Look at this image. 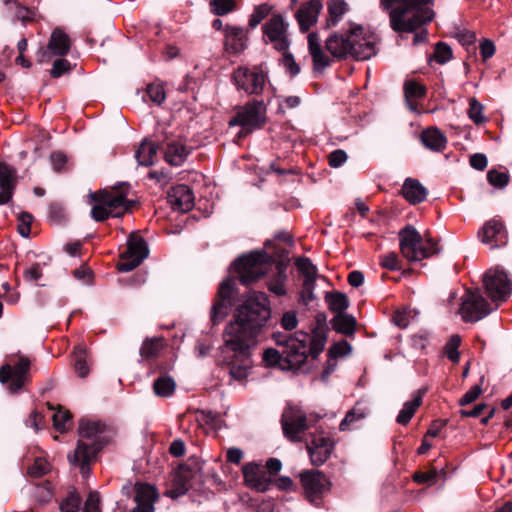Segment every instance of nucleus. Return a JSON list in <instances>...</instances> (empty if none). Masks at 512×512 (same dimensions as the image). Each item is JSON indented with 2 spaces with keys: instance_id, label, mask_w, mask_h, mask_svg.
I'll list each match as a JSON object with an SVG mask.
<instances>
[{
  "instance_id": "nucleus-11",
  "label": "nucleus",
  "mask_w": 512,
  "mask_h": 512,
  "mask_svg": "<svg viewBox=\"0 0 512 512\" xmlns=\"http://www.w3.org/2000/svg\"><path fill=\"white\" fill-rule=\"evenodd\" d=\"M265 122V107L263 102H250L242 107L230 120V126L239 125L242 127L241 134H247L254 129L260 128Z\"/></svg>"
},
{
  "instance_id": "nucleus-43",
  "label": "nucleus",
  "mask_w": 512,
  "mask_h": 512,
  "mask_svg": "<svg viewBox=\"0 0 512 512\" xmlns=\"http://www.w3.org/2000/svg\"><path fill=\"white\" fill-rule=\"evenodd\" d=\"M163 348V342L160 338L148 339L143 342L140 348V355L144 358H152L159 354Z\"/></svg>"
},
{
  "instance_id": "nucleus-57",
  "label": "nucleus",
  "mask_w": 512,
  "mask_h": 512,
  "mask_svg": "<svg viewBox=\"0 0 512 512\" xmlns=\"http://www.w3.org/2000/svg\"><path fill=\"white\" fill-rule=\"evenodd\" d=\"M380 265L391 271L401 269L399 258L395 252H389L380 258Z\"/></svg>"
},
{
  "instance_id": "nucleus-10",
  "label": "nucleus",
  "mask_w": 512,
  "mask_h": 512,
  "mask_svg": "<svg viewBox=\"0 0 512 512\" xmlns=\"http://www.w3.org/2000/svg\"><path fill=\"white\" fill-rule=\"evenodd\" d=\"M310 334L298 331L288 341V346L283 350V357L287 365L283 369L297 370L306 362L308 357V342Z\"/></svg>"
},
{
  "instance_id": "nucleus-44",
  "label": "nucleus",
  "mask_w": 512,
  "mask_h": 512,
  "mask_svg": "<svg viewBox=\"0 0 512 512\" xmlns=\"http://www.w3.org/2000/svg\"><path fill=\"white\" fill-rule=\"evenodd\" d=\"M326 343V336L323 333H314L310 335L308 342V355L316 358L324 350Z\"/></svg>"
},
{
  "instance_id": "nucleus-21",
  "label": "nucleus",
  "mask_w": 512,
  "mask_h": 512,
  "mask_svg": "<svg viewBox=\"0 0 512 512\" xmlns=\"http://www.w3.org/2000/svg\"><path fill=\"white\" fill-rule=\"evenodd\" d=\"M168 202L173 210L188 212L194 206V195L187 185H177L169 191Z\"/></svg>"
},
{
  "instance_id": "nucleus-58",
  "label": "nucleus",
  "mask_w": 512,
  "mask_h": 512,
  "mask_svg": "<svg viewBox=\"0 0 512 512\" xmlns=\"http://www.w3.org/2000/svg\"><path fill=\"white\" fill-rule=\"evenodd\" d=\"M71 69H72V66L68 60L63 59V58L57 59L53 63V66L50 71V75L53 78H59L63 74L71 71Z\"/></svg>"
},
{
  "instance_id": "nucleus-50",
  "label": "nucleus",
  "mask_w": 512,
  "mask_h": 512,
  "mask_svg": "<svg viewBox=\"0 0 512 512\" xmlns=\"http://www.w3.org/2000/svg\"><path fill=\"white\" fill-rule=\"evenodd\" d=\"M75 371L81 378L86 377L89 374V366L86 361V353L83 349H79L75 354Z\"/></svg>"
},
{
  "instance_id": "nucleus-23",
  "label": "nucleus",
  "mask_w": 512,
  "mask_h": 512,
  "mask_svg": "<svg viewBox=\"0 0 512 512\" xmlns=\"http://www.w3.org/2000/svg\"><path fill=\"white\" fill-rule=\"evenodd\" d=\"M245 482L252 488L260 492L269 489L271 480L266 471L255 463H247L242 468Z\"/></svg>"
},
{
  "instance_id": "nucleus-39",
  "label": "nucleus",
  "mask_w": 512,
  "mask_h": 512,
  "mask_svg": "<svg viewBox=\"0 0 512 512\" xmlns=\"http://www.w3.org/2000/svg\"><path fill=\"white\" fill-rule=\"evenodd\" d=\"M176 389L175 380L168 375H162L154 380L153 391L158 397H171Z\"/></svg>"
},
{
  "instance_id": "nucleus-12",
  "label": "nucleus",
  "mask_w": 512,
  "mask_h": 512,
  "mask_svg": "<svg viewBox=\"0 0 512 512\" xmlns=\"http://www.w3.org/2000/svg\"><path fill=\"white\" fill-rule=\"evenodd\" d=\"M326 49L336 58H344L349 55L361 61L372 53L371 48L367 46L363 50H356V48L353 47L351 42V28L345 33H335L327 38Z\"/></svg>"
},
{
  "instance_id": "nucleus-27",
  "label": "nucleus",
  "mask_w": 512,
  "mask_h": 512,
  "mask_svg": "<svg viewBox=\"0 0 512 512\" xmlns=\"http://www.w3.org/2000/svg\"><path fill=\"white\" fill-rule=\"evenodd\" d=\"M308 49L316 71H323L331 65L329 57L322 49L321 39L317 33L308 35Z\"/></svg>"
},
{
  "instance_id": "nucleus-51",
  "label": "nucleus",
  "mask_w": 512,
  "mask_h": 512,
  "mask_svg": "<svg viewBox=\"0 0 512 512\" xmlns=\"http://www.w3.org/2000/svg\"><path fill=\"white\" fill-rule=\"evenodd\" d=\"M263 360L267 365L279 364L282 369H283V365H287V363H285V359L283 357V350H281V352H280L273 348L266 349L263 352Z\"/></svg>"
},
{
  "instance_id": "nucleus-8",
  "label": "nucleus",
  "mask_w": 512,
  "mask_h": 512,
  "mask_svg": "<svg viewBox=\"0 0 512 512\" xmlns=\"http://www.w3.org/2000/svg\"><path fill=\"white\" fill-rule=\"evenodd\" d=\"M31 362L24 355H17V360L10 358V362L0 368V382L7 384L10 393L19 392L29 381Z\"/></svg>"
},
{
  "instance_id": "nucleus-16",
  "label": "nucleus",
  "mask_w": 512,
  "mask_h": 512,
  "mask_svg": "<svg viewBox=\"0 0 512 512\" xmlns=\"http://www.w3.org/2000/svg\"><path fill=\"white\" fill-rule=\"evenodd\" d=\"M234 294L235 280L232 278L224 279L219 285L217 298L211 310V320L214 324L221 322L228 315Z\"/></svg>"
},
{
  "instance_id": "nucleus-46",
  "label": "nucleus",
  "mask_w": 512,
  "mask_h": 512,
  "mask_svg": "<svg viewBox=\"0 0 512 512\" xmlns=\"http://www.w3.org/2000/svg\"><path fill=\"white\" fill-rule=\"evenodd\" d=\"M365 412L361 409L353 408L347 412L344 419L341 421L339 428L341 431L349 430L352 425L365 418Z\"/></svg>"
},
{
  "instance_id": "nucleus-62",
  "label": "nucleus",
  "mask_w": 512,
  "mask_h": 512,
  "mask_svg": "<svg viewBox=\"0 0 512 512\" xmlns=\"http://www.w3.org/2000/svg\"><path fill=\"white\" fill-rule=\"evenodd\" d=\"M84 512H100V495L97 491H91L85 502Z\"/></svg>"
},
{
  "instance_id": "nucleus-31",
  "label": "nucleus",
  "mask_w": 512,
  "mask_h": 512,
  "mask_svg": "<svg viewBox=\"0 0 512 512\" xmlns=\"http://www.w3.org/2000/svg\"><path fill=\"white\" fill-rule=\"evenodd\" d=\"M402 194L411 204H417L426 200L428 191L417 179L407 178L402 186Z\"/></svg>"
},
{
  "instance_id": "nucleus-34",
  "label": "nucleus",
  "mask_w": 512,
  "mask_h": 512,
  "mask_svg": "<svg viewBox=\"0 0 512 512\" xmlns=\"http://www.w3.org/2000/svg\"><path fill=\"white\" fill-rule=\"evenodd\" d=\"M71 47L69 36L61 29L53 30L47 48L53 55L64 56Z\"/></svg>"
},
{
  "instance_id": "nucleus-25",
  "label": "nucleus",
  "mask_w": 512,
  "mask_h": 512,
  "mask_svg": "<svg viewBox=\"0 0 512 512\" xmlns=\"http://www.w3.org/2000/svg\"><path fill=\"white\" fill-rule=\"evenodd\" d=\"M351 42L356 50H363L366 46L371 48L372 53L365 57L364 60L370 59L377 53V36L373 33L365 32L362 26L355 25L351 27Z\"/></svg>"
},
{
  "instance_id": "nucleus-35",
  "label": "nucleus",
  "mask_w": 512,
  "mask_h": 512,
  "mask_svg": "<svg viewBox=\"0 0 512 512\" xmlns=\"http://www.w3.org/2000/svg\"><path fill=\"white\" fill-rule=\"evenodd\" d=\"M424 391L418 390L413 394V399L404 403L403 408L400 410L396 421L401 425H406L414 416L416 410L422 403Z\"/></svg>"
},
{
  "instance_id": "nucleus-24",
  "label": "nucleus",
  "mask_w": 512,
  "mask_h": 512,
  "mask_svg": "<svg viewBox=\"0 0 512 512\" xmlns=\"http://www.w3.org/2000/svg\"><path fill=\"white\" fill-rule=\"evenodd\" d=\"M157 499L156 489L147 483L136 485V507L132 512H154V502Z\"/></svg>"
},
{
  "instance_id": "nucleus-53",
  "label": "nucleus",
  "mask_w": 512,
  "mask_h": 512,
  "mask_svg": "<svg viewBox=\"0 0 512 512\" xmlns=\"http://www.w3.org/2000/svg\"><path fill=\"white\" fill-rule=\"evenodd\" d=\"M452 58V50L449 45L439 42L435 46L434 59L439 64H445Z\"/></svg>"
},
{
  "instance_id": "nucleus-38",
  "label": "nucleus",
  "mask_w": 512,
  "mask_h": 512,
  "mask_svg": "<svg viewBox=\"0 0 512 512\" xmlns=\"http://www.w3.org/2000/svg\"><path fill=\"white\" fill-rule=\"evenodd\" d=\"M332 326L337 332L351 336L355 332L356 320L352 315L340 313L332 319Z\"/></svg>"
},
{
  "instance_id": "nucleus-13",
  "label": "nucleus",
  "mask_w": 512,
  "mask_h": 512,
  "mask_svg": "<svg viewBox=\"0 0 512 512\" xmlns=\"http://www.w3.org/2000/svg\"><path fill=\"white\" fill-rule=\"evenodd\" d=\"M149 253L145 240L137 233H132L127 242V250L122 253L118 270L129 272L138 267Z\"/></svg>"
},
{
  "instance_id": "nucleus-41",
  "label": "nucleus",
  "mask_w": 512,
  "mask_h": 512,
  "mask_svg": "<svg viewBox=\"0 0 512 512\" xmlns=\"http://www.w3.org/2000/svg\"><path fill=\"white\" fill-rule=\"evenodd\" d=\"M404 93L410 109L414 110L412 100L424 97L426 89L423 85L415 81H407L404 84Z\"/></svg>"
},
{
  "instance_id": "nucleus-28",
  "label": "nucleus",
  "mask_w": 512,
  "mask_h": 512,
  "mask_svg": "<svg viewBox=\"0 0 512 512\" xmlns=\"http://www.w3.org/2000/svg\"><path fill=\"white\" fill-rule=\"evenodd\" d=\"M225 47L226 50L237 54L246 47V36L243 28L227 25L225 28Z\"/></svg>"
},
{
  "instance_id": "nucleus-33",
  "label": "nucleus",
  "mask_w": 512,
  "mask_h": 512,
  "mask_svg": "<svg viewBox=\"0 0 512 512\" xmlns=\"http://www.w3.org/2000/svg\"><path fill=\"white\" fill-rule=\"evenodd\" d=\"M276 274L267 282L268 290L276 296H284L287 293L286 280H287V264L284 261H278L276 263Z\"/></svg>"
},
{
  "instance_id": "nucleus-47",
  "label": "nucleus",
  "mask_w": 512,
  "mask_h": 512,
  "mask_svg": "<svg viewBox=\"0 0 512 512\" xmlns=\"http://www.w3.org/2000/svg\"><path fill=\"white\" fill-rule=\"evenodd\" d=\"M52 420L54 428L58 432L63 433L68 428V424H70L71 415L68 411L58 409L56 412L53 413Z\"/></svg>"
},
{
  "instance_id": "nucleus-55",
  "label": "nucleus",
  "mask_w": 512,
  "mask_h": 512,
  "mask_svg": "<svg viewBox=\"0 0 512 512\" xmlns=\"http://www.w3.org/2000/svg\"><path fill=\"white\" fill-rule=\"evenodd\" d=\"M270 13V7L267 4L257 6L249 19V26L251 28L257 27Z\"/></svg>"
},
{
  "instance_id": "nucleus-61",
  "label": "nucleus",
  "mask_w": 512,
  "mask_h": 512,
  "mask_svg": "<svg viewBox=\"0 0 512 512\" xmlns=\"http://www.w3.org/2000/svg\"><path fill=\"white\" fill-rule=\"evenodd\" d=\"M4 3L8 10L15 12V15L18 19L25 20L29 18V10L22 6L19 2L15 0H4Z\"/></svg>"
},
{
  "instance_id": "nucleus-2",
  "label": "nucleus",
  "mask_w": 512,
  "mask_h": 512,
  "mask_svg": "<svg viewBox=\"0 0 512 512\" xmlns=\"http://www.w3.org/2000/svg\"><path fill=\"white\" fill-rule=\"evenodd\" d=\"M434 0H380V7L389 11L390 27L393 31L413 33L431 22L434 11L430 8Z\"/></svg>"
},
{
  "instance_id": "nucleus-60",
  "label": "nucleus",
  "mask_w": 512,
  "mask_h": 512,
  "mask_svg": "<svg viewBox=\"0 0 512 512\" xmlns=\"http://www.w3.org/2000/svg\"><path fill=\"white\" fill-rule=\"evenodd\" d=\"M487 180L492 186L503 188L507 185L509 178L505 173L496 170H490L487 174Z\"/></svg>"
},
{
  "instance_id": "nucleus-20",
  "label": "nucleus",
  "mask_w": 512,
  "mask_h": 512,
  "mask_svg": "<svg viewBox=\"0 0 512 512\" xmlns=\"http://www.w3.org/2000/svg\"><path fill=\"white\" fill-rule=\"evenodd\" d=\"M334 448V443L329 437L315 436L306 444L307 452L310 456L311 463L314 466L324 464L330 457Z\"/></svg>"
},
{
  "instance_id": "nucleus-5",
  "label": "nucleus",
  "mask_w": 512,
  "mask_h": 512,
  "mask_svg": "<svg viewBox=\"0 0 512 512\" xmlns=\"http://www.w3.org/2000/svg\"><path fill=\"white\" fill-rule=\"evenodd\" d=\"M89 196L95 203L91 210V217L97 222H102L109 217H121L131 205V201L117 191L103 190L99 193H90Z\"/></svg>"
},
{
  "instance_id": "nucleus-52",
  "label": "nucleus",
  "mask_w": 512,
  "mask_h": 512,
  "mask_svg": "<svg viewBox=\"0 0 512 512\" xmlns=\"http://www.w3.org/2000/svg\"><path fill=\"white\" fill-rule=\"evenodd\" d=\"M50 470L49 462L44 458H36L33 465L28 468V474L32 477H41Z\"/></svg>"
},
{
  "instance_id": "nucleus-15",
  "label": "nucleus",
  "mask_w": 512,
  "mask_h": 512,
  "mask_svg": "<svg viewBox=\"0 0 512 512\" xmlns=\"http://www.w3.org/2000/svg\"><path fill=\"white\" fill-rule=\"evenodd\" d=\"M299 477L305 496L311 503L320 500L330 490L329 480L319 470H305L300 473Z\"/></svg>"
},
{
  "instance_id": "nucleus-30",
  "label": "nucleus",
  "mask_w": 512,
  "mask_h": 512,
  "mask_svg": "<svg viewBox=\"0 0 512 512\" xmlns=\"http://www.w3.org/2000/svg\"><path fill=\"white\" fill-rule=\"evenodd\" d=\"M191 148L180 141H171L167 144L164 157L167 163L172 166H180L187 159Z\"/></svg>"
},
{
  "instance_id": "nucleus-14",
  "label": "nucleus",
  "mask_w": 512,
  "mask_h": 512,
  "mask_svg": "<svg viewBox=\"0 0 512 512\" xmlns=\"http://www.w3.org/2000/svg\"><path fill=\"white\" fill-rule=\"evenodd\" d=\"M282 429L291 442H300L302 434L309 428L306 414L298 407H288L282 414Z\"/></svg>"
},
{
  "instance_id": "nucleus-64",
  "label": "nucleus",
  "mask_w": 512,
  "mask_h": 512,
  "mask_svg": "<svg viewBox=\"0 0 512 512\" xmlns=\"http://www.w3.org/2000/svg\"><path fill=\"white\" fill-rule=\"evenodd\" d=\"M481 392V387L479 385H474L461 397V399L459 400V404L461 406H464L474 402L479 397Z\"/></svg>"
},
{
  "instance_id": "nucleus-63",
  "label": "nucleus",
  "mask_w": 512,
  "mask_h": 512,
  "mask_svg": "<svg viewBox=\"0 0 512 512\" xmlns=\"http://www.w3.org/2000/svg\"><path fill=\"white\" fill-rule=\"evenodd\" d=\"M297 325H298V319H297L296 312L287 311L283 314V316L281 318L282 328L290 331V330L295 329L297 327Z\"/></svg>"
},
{
  "instance_id": "nucleus-29",
  "label": "nucleus",
  "mask_w": 512,
  "mask_h": 512,
  "mask_svg": "<svg viewBox=\"0 0 512 512\" xmlns=\"http://www.w3.org/2000/svg\"><path fill=\"white\" fill-rule=\"evenodd\" d=\"M421 143L433 152H442L447 145V138L438 128L432 127L422 131Z\"/></svg>"
},
{
  "instance_id": "nucleus-3",
  "label": "nucleus",
  "mask_w": 512,
  "mask_h": 512,
  "mask_svg": "<svg viewBox=\"0 0 512 512\" xmlns=\"http://www.w3.org/2000/svg\"><path fill=\"white\" fill-rule=\"evenodd\" d=\"M104 430L105 425L100 421L82 419L79 423L77 447L72 455H68V460L80 467L83 476L89 475V463L103 447L101 434Z\"/></svg>"
},
{
  "instance_id": "nucleus-40",
  "label": "nucleus",
  "mask_w": 512,
  "mask_h": 512,
  "mask_svg": "<svg viewBox=\"0 0 512 512\" xmlns=\"http://www.w3.org/2000/svg\"><path fill=\"white\" fill-rule=\"evenodd\" d=\"M326 302L329 309L336 314L344 313L349 306V301L344 293L334 292L326 295Z\"/></svg>"
},
{
  "instance_id": "nucleus-48",
  "label": "nucleus",
  "mask_w": 512,
  "mask_h": 512,
  "mask_svg": "<svg viewBox=\"0 0 512 512\" xmlns=\"http://www.w3.org/2000/svg\"><path fill=\"white\" fill-rule=\"evenodd\" d=\"M82 499L80 495L72 491L68 494L66 499L60 504L61 512H78Z\"/></svg>"
},
{
  "instance_id": "nucleus-18",
  "label": "nucleus",
  "mask_w": 512,
  "mask_h": 512,
  "mask_svg": "<svg viewBox=\"0 0 512 512\" xmlns=\"http://www.w3.org/2000/svg\"><path fill=\"white\" fill-rule=\"evenodd\" d=\"M478 236L484 244H490L491 248H497L506 244L507 231L500 219L492 218L484 223Z\"/></svg>"
},
{
  "instance_id": "nucleus-17",
  "label": "nucleus",
  "mask_w": 512,
  "mask_h": 512,
  "mask_svg": "<svg viewBox=\"0 0 512 512\" xmlns=\"http://www.w3.org/2000/svg\"><path fill=\"white\" fill-rule=\"evenodd\" d=\"M233 79L239 90H243L248 95H258L263 91L266 75L257 69L239 67L234 72Z\"/></svg>"
},
{
  "instance_id": "nucleus-4",
  "label": "nucleus",
  "mask_w": 512,
  "mask_h": 512,
  "mask_svg": "<svg viewBox=\"0 0 512 512\" xmlns=\"http://www.w3.org/2000/svg\"><path fill=\"white\" fill-rule=\"evenodd\" d=\"M399 247L408 261H421L438 252L437 243L430 237H423L411 225L399 232Z\"/></svg>"
},
{
  "instance_id": "nucleus-19",
  "label": "nucleus",
  "mask_w": 512,
  "mask_h": 512,
  "mask_svg": "<svg viewBox=\"0 0 512 512\" xmlns=\"http://www.w3.org/2000/svg\"><path fill=\"white\" fill-rule=\"evenodd\" d=\"M264 35L278 51H286L289 43L286 36V27L280 16H273L264 26Z\"/></svg>"
},
{
  "instance_id": "nucleus-36",
  "label": "nucleus",
  "mask_w": 512,
  "mask_h": 512,
  "mask_svg": "<svg viewBox=\"0 0 512 512\" xmlns=\"http://www.w3.org/2000/svg\"><path fill=\"white\" fill-rule=\"evenodd\" d=\"M157 151L158 147L154 142L144 140L136 150L135 157L138 164L146 167L153 165Z\"/></svg>"
},
{
  "instance_id": "nucleus-1",
  "label": "nucleus",
  "mask_w": 512,
  "mask_h": 512,
  "mask_svg": "<svg viewBox=\"0 0 512 512\" xmlns=\"http://www.w3.org/2000/svg\"><path fill=\"white\" fill-rule=\"evenodd\" d=\"M271 317L270 301L264 292H253L238 305L223 332L225 361L230 376L243 381L252 368L250 350Z\"/></svg>"
},
{
  "instance_id": "nucleus-45",
  "label": "nucleus",
  "mask_w": 512,
  "mask_h": 512,
  "mask_svg": "<svg viewBox=\"0 0 512 512\" xmlns=\"http://www.w3.org/2000/svg\"><path fill=\"white\" fill-rule=\"evenodd\" d=\"M460 344L461 338L458 335H453L444 346L445 355L453 363H457L460 360V354L458 352Z\"/></svg>"
},
{
  "instance_id": "nucleus-59",
  "label": "nucleus",
  "mask_w": 512,
  "mask_h": 512,
  "mask_svg": "<svg viewBox=\"0 0 512 512\" xmlns=\"http://www.w3.org/2000/svg\"><path fill=\"white\" fill-rule=\"evenodd\" d=\"M482 110V105L476 99H470L468 115L474 123L479 124L484 120Z\"/></svg>"
},
{
  "instance_id": "nucleus-7",
  "label": "nucleus",
  "mask_w": 512,
  "mask_h": 512,
  "mask_svg": "<svg viewBox=\"0 0 512 512\" xmlns=\"http://www.w3.org/2000/svg\"><path fill=\"white\" fill-rule=\"evenodd\" d=\"M483 285L495 308L506 302L512 294V279L500 267L490 268L485 272Z\"/></svg>"
},
{
  "instance_id": "nucleus-32",
  "label": "nucleus",
  "mask_w": 512,
  "mask_h": 512,
  "mask_svg": "<svg viewBox=\"0 0 512 512\" xmlns=\"http://www.w3.org/2000/svg\"><path fill=\"white\" fill-rule=\"evenodd\" d=\"M50 261V257L39 256L38 261L31 263L24 269L23 277L25 281L44 286L45 284H40L39 281L44 278L45 269L49 266Z\"/></svg>"
},
{
  "instance_id": "nucleus-56",
  "label": "nucleus",
  "mask_w": 512,
  "mask_h": 512,
  "mask_svg": "<svg viewBox=\"0 0 512 512\" xmlns=\"http://www.w3.org/2000/svg\"><path fill=\"white\" fill-rule=\"evenodd\" d=\"M18 232L23 237H28L31 232V224L33 221V216L28 212H22L18 216Z\"/></svg>"
},
{
  "instance_id": "nucleus-37",
  "label": "nucleus",
  "mask_w": 512,
  "mask_h": 512,
  "mask_svg": "<svg viewBox=\"0 0 512 512\" xmlns=\"http://www.w3.org/2000/svg\"><path fill=\"white\" fill-rule=\"evenodd\" d=\"M327 10L329 17L327 27L330 28L338 24L343 15L348 11V5L344 0H328Z\"/></svg>"
},
{
  "instance_id": "nucleus-49",
  "label": "nucleus",
  "mask_w": 512,
  "mask_h": 512,
  "mask_svg": "<svg viewBox=\"0 0 512 512\" xmlns=\"http://www.w3.org/2000/svg\"><path fill=\"white\" fill-rule=\"evenodd\" d=\"M147 94L150 100L158 105L163 103L166 99L164 87L161 83H151L147 86Z\"/></svg>"
},
{
  "instance_id": "nucleus-26",
  "label": "nucleus",
  "mask_w": 512,
  "mask_h": 512,
  "mask_svg": "<svg viewBox=\"0 0 512 512\" xmlns=\"http://www.w3.org/2000/svg\"><path fill=\"white\" fill-rule=\"evenodd\" d=\"M16 186V173L8 165L0 163V205L8 203Z\"/></svg>"
},
{
  "instance_id": "nucleus-54",
  "label": "nucleus",
  "mask_w": 512,
  "mask_h": 512,
  "mask_svg": "<svg viewBox=\"0 0 512 512\" xmlns=\"http://www.w3.org/2000/svg\"><path fill=\"white\" fill-rule=\"evenodd\" d=\"M210 5L214 14L222 16L233 11L235 2L233 0H212Z\"/></svg>"
},
{
  "instance_id": "nucleus-9",
  "label": "nucleus",
  "mask_w": 512,
  "mask_h": 512,
  "mask_svg": "<svg viewBox=\"0 0 512 512\" xmlns=\"http://www.w3.org/2000/svg\"><path fill=\"white\" fill-rule=\"evenodd\" d=\"M495 309L483 297L479 289H468L461 297L459 314L464 322L474 323L482 320Z\"/></svg>"
},
{
  "instance_id": "nucleus-22",
  "label": "nucleus",
  "mask_w": 512,
  "mask_h": 512,
  "mask_svg": "<svg viewBox=\"0 0 512 512\" xmlns=\"http://www.w3.org/2000/svg\"><path fill=\"white\" fill-rule=\"evenodd\" d=\"M322 8L319 0H310L300 6L296 12V19L302 32H307L316 24Z\"/></svg>"
},
{
  "instance_id": "nucleus-6",
  "label": "nucleus",
  "mask_w": 512,
  "mask_h": 512,
  "mask_svg": "<svg viewBox=\"0 0 512 512\" xmlns=\"http://www.w3.org/2000/svg\"><path fill=\"white\" fill-rule=\"evenodd\" d=\"M270 266V256L265 252H252L233 263V269L243 285H249L258 280L267 273Z\"/></svg>"
},
{
  "instance_id": "nucleus-42",
  "label": "nucleus",
  "mask_w": 512,
  "mask_h": 512,
  "mask_svg": "<svg viewBox=\"0 0 512 512\" xmlns=\"http://www.w3.org/2000/svg\"><path fill=\"white\" fill-rule=\"evenodd\" d=\"M296 266L298 270L303 274L304 281L309 283H315L317 277V268L308 258H298L296 260Z\"/></svg>"
}]
</instances>
